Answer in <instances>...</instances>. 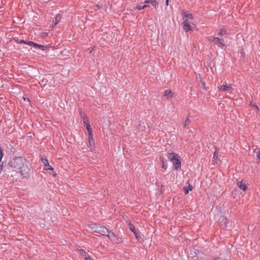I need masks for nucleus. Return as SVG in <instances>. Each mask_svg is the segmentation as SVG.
<instances>
[{"instance_id": "obj_1", "label": "nucleus", "mask_w": 260, "mask_h": 260, "mask_svg": "<svg viewBox=\"0 0 260 260\" xmlns=\"http://www.w3.org/2000/svg\"><path fill=\"white\" fill-rule=\"evenodd\" d=\"M9 165L12 168L18 170L21 176H24L29 173V169L27 165H24V160L22 157L14 158L9 162Z\"/></svg>"}, {"instance_id": "obj_2", "label": "nucleus", "mask_w": 260, "mask_h": 260, "mask_svg": "<svg viewBox=\"0 0 260 260\" xmlns=\"http://www.w3.org/2000/svg\"><path fill=\"white\" fill-rule=\"evenodd\" d=\"M168 158L173 163L176 170H178L179 169L181 168L180 156L174 152L170 153H169Z\"/></svg>"}, {"instance_id": "obj_3", "label": "nucleus", "mask_w": 260, "mask_h": 260, "mask_svg": "<svg viewBox=\"0 0 260 260\" xmlns=\"http://www.w3.org/2000/svg\"><path fill=\"white\" fill-rule=\"evenodd\" d=\"M107 237H108L111 242L114 244H120L122 242V239L120 237L118 236L117 235L110 230L107 235Z\"/></svg>"}, {"instance_id": "obj_4", "label": "nucleus", "mask_w": 260, "mask_h": 260, "mask_svg": "<svg viewBox=\"0 0 260 260\" xmlns=\"http://www.w3.org/2000/svg\"><path fill=\"white\" fill-rule=\"evenodd\" d=\"M92 230L103 236H107L109 230L106 227L101 225H95L92 228Z\"/></svg>"}, {"instance_id": "obj_5", "label": "nucleus", "mask_w": 260, "mask_h": 260, "mask_svg": "<svg viewBox=\"0 0 260 260\" xmlns=\"http://www.w3.org/2000/svg\"><path fill=\"white\" fill-rule=\"evenodd\" d=\"M218 88L220 91H229L232 89L231 85L228 84L226 82H224L223 85L218 86Z\"/></svg>"}, {"instance_id": "obj_6", "label": "nucleus", "mask_w": 260, "mask_h": 260, "mask_svg": "<svg viewBox=\"0 0 260 260\" xmlns=\"http://www.w3.org/2000/svg\"><path fill=\"white\" fill-rule=\"evenodd\" d=\"M212 42H213L215 45L218 47L224 46L225 45L224 41L218 37H214L212 40Z\"/></svg>"}, {"instance_id": "obj_7", "label": "nucleus", "mask_w": 260, "mask_h": 260, "mask_svg": "<svg viewBox=\"0 0 260 260\" xmlns=\"http://www.w3.org/2000/svg\"><path fill=\"white\" fill-rule=\"evenodd\" d=\"M182 26L185 32H187L191 29V26L187 20L183 21L182 23Z\"/></svg>"}, {"instance_id": "obj_8", "label": "nucleus", "mask_w": 260, "mask_h": 260, "mask_svg": "<svg viewBox=\"0 0 260 260\" xmlns=\"http://www.w3.org/2000/svg\"><path fill=\"white\" fill-rule=\"evenodd\" d=\"M42 161L44 165V169L45 170H53V168L49 165L48 159L45 158H42Z\"/></svg>"}, {"instance_id": "obj_9", "label": "nucleus", "mask_w": 260, "mask_h": 260, "mask_svg": "<svg viewBox=\"0 0 260 260\" xmlns=\"http://www.w3.org/2000/svg\"><path fill=\"white\" fill-rule=\"evenodd\" d=\"M162 95L166 96L168 99H170L173 96L174 93L171 90H166L164 91Z\"/></svg>"}, {"instance_id": "obj_10", "label": "nucleus", "mask_w": 260, "mask_h": 260, "mask_svg": "<svg viewBox=\"0 0 260 260\" xmlns=\"http://www.w3.org/2000/svg\"><path fill=\"white\" fill-rule=\"evenodd\" d=\"M81 254L83 256V257L86 259V260H91V258L90 257V255L85 251L84 249H80V250Z\"/></svg>"}, {"instance_id": "obj_11", "label": "nucleus", "mask_w": 260, "mask_h": 260, "mask_svg": "<svg viewBox=\"0 0 260 260\" xmlns=\"http://www.w3.org/2000/svg\"><path fill=\"white\" fill-rule=\"evenodd\" d=\"M92 132H88V141H89V145L90 147H92V145L94 143V140L93 137V135L92 134Z\"/></svg>"}, {"instance_id": "obj_12", "label": "nucleus", "mask_w": 260, "mask_h": 260, "mask_svg": "<svg viewBox=\"0 0 260 260\" xmlns=\"http://www.w3.org/2000/svg\"><path fill=\"white\" fill-rule=\"evenodd\" d=\"M219 160V159L217 154V151L215 150L213 154V159H212L213 164L214 165L216 164L218 162Z\"/></svg>"}, {"instance_id": "obj_13", "label": "nucleus", "mask_w": 260, "mask_h": 260, "mask_svg": "<svg viewBox=\"0 0 260 260\" xmlns=\"http://www.w3.org/2000/svg\"><path fill=\"white\" fill-rule=\"evenodd\" d=\"M237 185L238 187L240 189L243 190V191L246 190V186L244 183H243L242 181H238L237 182Z\"/></svg>"}, {"instance_id": "obj_14", "label": "nucleus", "mask_w": 260, "mask_h": 260, "mask_svg": "<svg viewBox=\"0 0 260 260\" xmlns=\"http://www.w3.org/2000/svg\"><path fill=\"white\" fill-rule=\"evenodd\" d=\"M183 189H184V192L185 194H187L189 193V191H191L192 189V187L191 185H190V184H189V185L188 186H185L184 188H183Z\"/></svg>"}, {"instance_id": "obj_15", "label": "nucleus", "mask_w": 260, "mask_h": 260, "mask_svg": "<svg viewBox=\"0 0 260 260\" xmlns=\"http://www.w3.org/2000/svg\"><path fill=\"white\" fill-rule=\"evenodd\" d=\"M61 19V16L60 14H57L55 17V22L54 24H52L53 27L55 26L57 24H58Z\"/></svg>"}, {"instance_id": "obj_16", "label": "nucleus", "mask_w": 260, "mask_h": 260, "mask_svg": "<svg viewBox=\"0 0 260 260\" xmlns=\"http://www.w3.org/2000/svg\"><path fill=\"white\" fill-rule=\"evenodd\" d=\"M190 251L191 252L190 253V255H191L192 257L196 256L197 255L198 253L199 252V251H197V249H196L194 248H190Z\"/></svg>"}, {"instance_id": "obj_17", "label": "nucleus", "mask_w": 260, "mask_h": 260, "mask_svg": "<svg viewBox=\"0 0 260 260\" xmlns=\"http://www.w3.org/2000/svg\"><path fill=\"white\" fill-rule=\"evenodd\" d=\"M227 34L226 30L224 29H220L218 31V35L220 36H222Z\"/></svg>"}, {"instance_id": "obj_18", "label": "nucleus", "mask_w": 260, "mask_h": 260, "mask_svg": "<svg viewBox=\"0 0 260 260\" xmlns=\"http://www.w3.org/2000/svg\"><path fill=\"white\" fill-rule=\"evenodd\" d=\"M35 48H38L41 49L43 51L46 50V49H47V46H44V45H40V44H37V43H36V45H35Z\"/></svg>"}, {"instance_id": "obj_19", "label": "nucleus", "mask_w": 260, "mask_h": 260, "mask_svg": "<svg viewBox=\"0 0 260 260\" xmlns=\"http://www.w3.org/2000/svg\"><path fill=\"white\" fill-rule=\"evenodd\" d=\"M150 4L155 8L158 7V3L156 0H150Z\"/></svg>"}, {"instance_id": "obj_20", "label": "nucleus", "mask_w": 260, "mask_h": 260, "mask_svg": "<svg viewBox=\"0 0 260 260\" xmlns=\"http://www.w3.org/2000/svg\"><path fill=\"white\" fill-rule=\"evenodd\" d=\"M84 125L86 126V128L87 129L88 132L92 131L89 121H88L86 123H84Z\"/></svg>"}, {"instance_id": "obj_21", "label": "nucleus", "mask_w": 260, "mask_h": 260, "mask_svg": "<svg viewBox=\"0 0 260 260\" xmlns=\"http://www.w3.org/2000/svg\"><path fill=\"white\" fill-rule=\"evenodd\" d=\"M129 228L131 231L135 234L138 232V231L136 229L135 227L132 224H129Z\"/></svg>"}, {"instance_id": "obj_22", "label": "nucleus", "mask_w": 260, "mask_h": 260, "mask_svg": "<svg viewBox=\"0 0 260 260\" xmlns=\"http://www.w3.org/2000/svg\"><path fill=\"white\" fill-rule=\"evenodd\" d=\"M81 117L83 120V123H86L88 121L87 117L83 113H81Z\"/></svg>"}, {"instance_id": "obj_23", "label": "nucleus", "mask_w": 260, "mask_h": 260, "mask_svg": "<svg viewBox=\"0 0 260 260\" xmlns=\"http://www.w3.org/2000/svg\"><path fill=\"white\" fill-rule=\"evenodd\" d=\"M149 6L147 5H144V6H140L139 5H137L136 6V8H135V9H138L139 10H143V9H144L145 8H147Z\"/></svg>"}, {"instance_id": "obj_24", "label": "nucleus", "mask_w": 260, "mask_h": 260, "mask_svg": "<svg viewBox=\"0 0 260 260\" xmlns=\"http://www.w3.org/2000/svg\"><path fill=\"white\" fill-rule=\"evenodd\" d=\"M220 221H224V227H226L227 225V219L224 216H221L219 219Z\"/></svg>"}, {"instance_id": "obj_25", "label": "nucleus", "mask_w": 260, "mask_h": 260, "mask_svg": "<svg viewBox=\"0 0 260 260\" xmlns=\"http://www.w3.org/2000/svg\"><path fill=\"white\" fill-rule=\"evenodd\" d=\"M4 155V150H3V148L0 146V162L2 161V159Z\"/></svg>"}, {"instance_id": "obj_26", "label": "nucleus", "mask_w": 260, "mask_h": 260, "mask_svg": "<svg viewBox=\"0 0 260 260\" xmlns=\"http://www.w3.org/2000/svg\"><path fill=\"white\" fill-rule=\"evenodd\" d=\"M190 123V121L189 120L188 117H187L186 118V119L185 120V121L184 124V127H186L187 126H188L189 125Z\"/></svg>"}, {"instance_id": "obj_27", "label": "nucleus", "mask_w": 260, "mask_h": 260, "mask_svg": "<svg viewBox=\"0 0 260 260\" xmlns=\"http://www.w3.org/2000/svg\"><path fill=\"white\" fill-rule=\"evenodd\" d=\"M26 44H27L29 46H32L35 47V45H36V43H34V42H32V41H26Z\"/></svg>"}, {"instance_id": "obj_28", "label": "nucleus", "mask_w": 260, "mask_h": 260, "mask_svg": "<svg viewBox=\"0 0 260 260\" xmlns=\"http://www.w3.org/2000/svg\"><path fill=\"white\" fill-rule=\"evenodd\" d=\"M249 106L251 107L254 108L256 110H257V111H258L259 110L258 107L256 104H252V103H251L249 104Z\"/></svg>"}, {"instance_id": "obj_29", "label": "nucleus", "mask_w": 260, "mask_h": 260, "mask_svg": "<svg viewBox=\"0 0 260 260\" xmlns=\"http://www.w3.org/2000/svg\"><path fill=\"white\" fill-rule=\"evenodd\" d=\"M185 17L188 19H190L193 18V16H192V14H185Z\"/></svg>"}, {"instance_id": "obj_30", "label": "nucleus", "mask_w": 260, "mask_h": 260, "mask_svg": "<svg viewBox=\"0 0 260 260\" xmlns=\"http://www.w3.org/2000/svg\"><path fill=\"white\" fill-rule=\"evenodd\" d=\"M256 156H257V162L258 163L260 162V152L259 151H258L256 152Z\"/></svg>"}, {"instance_id": "obj_31", "label": "nucleus", "mask_w": 260, "mask_h": 260, "mask_svg": "<svg viewBox=\"0 0 260 260\" xmlns=\"http://www.w3.org/2000/svg\"><path fill=\"white\" fill-rule=\"evenodd\" d=\"M134 235H135L136 238L138 240H139L140 238L141 237L139 232H138L136 234H135Z\"/></svg>"}, {"instance_id": "obj_32", "label": "nucleus", "mask_w": 260, "mask_h": 260, "mask_svg": "<svg viewBox=\"0 0 260 260\" xmlns=\"http://www.w3.org/2000/svg\"><path fill=\"white\" fill-rule=\"evenodd\" d=\"M48 36V33L46 32H43L41 35V37H46Z\"/></svg>"}, {"instance_id": "obj_33", "label": "nucleus", "mask_w": 260, "mask_h": 260, "mask_svg": "<svg viewBox=\"0 0 260 260\" xmlns=\"http://www.w3.org/2000/svg\"><path fill=\"white\" fill-rule=\"evenodd\" d=\"M162 168H164V169L166 170L167 169V166L165 164V162L164 161L163 158L162 159Z\"/></svg>"}, {"instance_id": "obj_34", "label": "nucleus", "mask_w": 260, "mask_h": 260, "mask_svg": "<svg viewBox=\"0 0 260 260\" xmlns=\"http://www.w3.org/2000/svg\"><path fill=\"white\" fill-rule=\"evenodd\" d=\"M18 43L19 44H26V41H24L23 40H20V41H18Z\"/></svg>"}, {"instance_id": "obj_35", "label": "nucleus", "mask_w": 260, "mask_h": 260, "mask_svg": "<svg viewBox=\"0 0 260 260\" xmlns=\"http://www.w3.org/2000/svg\"><path fill=\"white\" fill-rule=\"evenodd\" d=\"M214 37H208L207 38L208 41H210L212 42V40L213 39Z\"/></svg>"}, {"instance_id": "obj_36", "label": "nucleus", "mask_w": 260, "mask_h": 260, "mask_svg": "<svg viewBox=\"0 0 260 260\" xmlns=\"http://www.w3.org/2000/svg\"><path fill=\"white\" fill-rule=\"evenodd\" d=\"M24 100L25 101H27V102H28L29 103L30 102V100L28 98H24Z\"/></svg>"}, {"instance_id": "obj_37", "label": "nucleus", "mask_w": 260, "mask_h": 260, "mask_svg": "<svg viewBox=\"0 0 260 260\" xmlns=\"http://www.w3.org/2000/svg\"><path fill=\"white\" fill-rule=\"evenodd\" d=\"M145 4H149V3L150 4V0H145Z\"/></svg>"}, {"instance_id": "obj_38", "label": "nucleus", "mask_w": 260, "mask_h": 260, "mask_svg": "<svg viewBox=\"0 0 260 260\" xmlns=\"http://www.w3.org/2000/svg\"><path fill=\"white\" fill-rule=\"evenodd\" d=\"M202 86L204 88H205V83L204 82H202Z\"/></svg>"}, {"instance_id": "obj_39", "label": "nucleus", "mask_w": 260, "mask_h": 260, "mask_svg": "<svg viewBox=\"0 0 260 260\" xmlns=\"http://www.w3.org/2000/svg\"><path fill=\"white\" fill-rule=\"evenodd\" d=\"M169 0H166V5H168Z\"/></svg>"}, {"instance_id": "obj_40", "label": "nucleus", "mask_w": 260, "mask_h": 260, "mask_svg": "<svg viewBox=\"0 0 260 260\" xmlns=\"http://www.w3.org/2000/svg\"><path fill=\"white\" fill-rule=\"evenodd\" d=\"M91 260H93V259L92 258H91Z\"/></svg>"}]
</instances>
